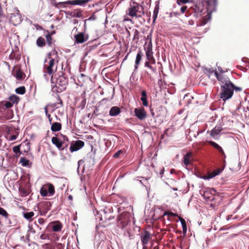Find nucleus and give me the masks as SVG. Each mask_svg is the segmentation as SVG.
Masks as SVG:
<instances>
[{"label":"nucleus","mask_w":249,"mask_h":249,"mask_svg":"<svg viewBox=\"0 0 249 249\" xmlns=\"http://www.w3.org/2000/svg\"><path fill=\"white\" fill-rule=\"evenodd\" d=\"M179 219L182 225L183 232L184 234H186L187 229L186 221L183 218L181 217H179Z\"/></svg>","instance_id":"nucleus-27"},{"label":"nucleus","mask_w":249,"mask_h":249,"mask_svg":"<svg viewBox=\"0 0 249 249\" xmlns=\"http://www.w3.org/2000/svg\"><path fill=\"white\" fill-rule=\"evenodd\" d=\"M38 222L40 225H43L45 223V220L42 218H39L38 220Z\"/></svg>","instance_id":"nucleus-53"},{"label":"nucleus","mask_w":249,"mask_h":249,"mask_svg":"<svg viewBox=\"0 0 249 249\" xmlns=\"http://www.w3.org/2000/svg\"><path fill=\"white\" fill-rule=\"evenodd\" d=\"M139 39V32L137 30L135 29L134 30V36H133V40H136V42L138 41Z\"/></svg>","instance_id":"nucleus-37"},{"label":"nucleus","mask_w":249,"mask_h":249,"mask_svg":"<svg viewBox=\"0 0 249 249\" xmlns=\"http://www.w3.org/2000/svg\"><path fill=\"white\" fill-rule=\"evenodd\" d=\"M21 193L24 195V196H26L28 195L29 194L28 191L26 190L25 189H23L21 190Z\"/></svg>","instance_id":"nucleus-52"},{"label":"nucleus","mask_w":249,"mask_h":249,"mask_svg":"<svg viewBox=\"0 0 249 249\" xmlns=\"http://www.w3.org/2000/svg\"><path fill=\"white\" fill-rule=\"evenodd\" d=\"M34 215V213L33 212L24 213V217L28 220L30 219Z\"/></svg>","instance_id":"nucleus-36"},{"label":"nucleus","mask_w":249,"mask_h":249,"mask_svg":"<svg viewBox=\"0 0 249 249\" xmlns=\"http://www.w3.org/2000/svg\"><path fill=\"white\" fill-rule=\"evenodd\" d=\"M144 49L146 52L145 54L147 60L151 61L152 64H155V59L153 55L152 45L151 41L149 42L147 46L144 48Z\"/></svg>","instance_id":"nucleus-7"},{"label":"nucleus","mask_w":249,"mask_h":249,"mask_svg":"<svg viewBox=\"0 0 249 249\" xmlns=\"http://www.w3.org/2000/svg\"><path fill=\"white\" fill-rule=\"evenodd\" d=\"M123 153L122 150H119L118 152L115 153L113 157L115 158H117L119 157L120 155Z\"/></svg>","instance_id":"nucleus-49"},{"label":"nucleus","mask_w":249,"mask_h":249,"mask_svg":"<svg viewBox=\"0 0 249 249\" xmlns=\"http://www.w3.org/2000/svg\"><path fill=\"white\" fill-rule=\"evenodd\" d=\"M64 12L65 14L69 16H82L84 14L83 11L80 9H75L73 11H70L68 10H61V12Z\"/></svg>","instance_id":"nucleus-15"},{"label":"nucleus","mask_w":249,"mask_h":249,"mask_svg":"<svg viewBox=\"0 0 249 249\" xmlns=\"http://www.w3.org/2000/svg\"><path fill=\"white\" fill-rule=\"evenodd\" d=\"M16 92L19 94H23L26 92L25 88L24 86L19 87L16 89Z\"/></svg>","instance_id":"nucleus-31"},{"label":"nucleus","mask_w":249,"mask_h":249,"mask_svg":"<svg viewBox=\"0 0 249 249\" xmlns=\"http://www.w3.org/2000/svg\"><path fill=\"white\" fill-rule=\"evenodd\" d=\"M45 37H46V39L47 44H48V46H51V45L52 44V40H53L52 36L49 33H48L47 35H46Z\"/></svg>","instance_id":"nucleus-33"},{"label":"nucleus","mask_w":249,"mask_h":249,"mask_svg":"<svg viewBox=\"0 0 249 249\" xmlns=\"http://www.w3.org/2000/svg\"><path fill=\"white\" fill-rule=\"evenodd\" d=\"M84 144L85 143L83 141L81 140H77L74 143L71 144L70 147V150L71 152L76 151L82 148L84 146Z\"/></svg>","instance_id":"nucleus-11"},{"label":"nucleus","mask_w":249,"mask_h":249,"mask_svg":"<svg viewBox=\"0 0 249 249\" xmlns=\"http://www.w3.org/2000/svg\"><path fill=\"white\" fill-rule=\"evenodd\" d=\"M51 83L53 84V90L60 93L66 90L68 84V79L66 74L62 72L61 75H52Z\"/></svg>","instance_id":"nucleus-2"},{"label":"nucleus","mask_w":249,"mask_h":249,"mask_svg":"<svg viewBox=\"0 0 249 249\" xmlns=\"http://www.w3.org/2000/svg\"><path fill=\"white\" fill-rule=\"evenodd\" d=\"M120 108L117 106L112 107L109 112V114L111 116H116L121 113Z\"/></svg>","instance_id":"nucleus-17"},{"label":"nucleus","mask_w":249,"mask_h":249,"mask_svg":"<svg viewBox=\"0 0 249 249\" xmlns=\"http://www.w3.org/2000/svg\"><path fill=\"white\" fill-rule=\"evenodd\" d=\"M2 15H3V11L1 6V4L0 3V16H2Z\"/></svg>","instance_id":"nucleus-59"},{"label":"nucleus","mask_w":249,"mask_h":249,"mask_svg":"<svg viewBox=\"0 0 249 249\" xmlns=\"http://www.w3.org/2000/svg\"><path fill=\"white\" fill-rule=\"evenodd\" d=\"M142 53L141 51H139L137 54L136 60H135V68H137L138 66L140 64V62L142 60Z\"/></svg>","instance_id":"nucleus-23"},{"label":"nucleus","mask_w":249,"mask_h":249,"mask_svg":"<svg viewBox=\"0 0 249 249\" xmlns=\"http://www.w3.org/2000/svg\"><path fill=\"white\" fill-rule=\"evenodd\" d=\"M19 163H21L23 166H27L29 165L30 160L24 157H21L20 159Z\"/></svg>","instance_id":"nucleus-28"},{"label":"nucleus","mask_w":249,"mask_h":249,"mask_svg":"<svg viewBox=\"0 0 249 249\" xmlns=\"http://www.w3.org/2000/svg\"><path fill=\"white\" fill-rule=\"evenodd\" d=\"M144 14V8L142 5L135 2L130 3L129 16H142Z\"/></svg>","instance_id":"nucleus-4"},{"label":"nucleus","mask_w":249,"mask_h":249,"mask_svg":"<svg viewBox=\"0 0 249 249\" xmlns=\"http://www.w3.org/2000/svg\"><path fill=\"white\" fill-rule=\"evenodd\" d=\"M46 186L47 187L48 193L49 194L50 196H51L53 195L55 193V190L53 185L52 184L49 183L46 185Z\"/></svg>","instance_id":"nucleus-24"},{"label":"nucleus","mask_w":249,"mask_h":249,"mask_svg":"<svg viewBox=\"0 0 249 249\" xmlns=\"http://www.w3.org/2000/svg\"><path fill=\"white\" fill-rule=\"evenodd\" d=\"M62 128V125L60 123L55 122L52 124L51 130L53 132H57L60 131Z\"/></svg>","instance_id":"nucleus-21"},{"label":"nucleus","mask_w":249,"mask_h":249,"mask_svg":"<svg viewBox=\"0 0 249 249\" xmlns=\"http://www.w3.org/2000/svg\"><path fill=\"white\" fill-rule=\"evenodd\" d=\"M131 214L128 212H124L118 217V226L121 228L126 227L130 221Z\"/></svg>","instance_id":"nucleus-5"},{"label":"nucleus","mask_w":249,"mask_h":249,"mask_svg":"<svg viewBox=\"0 0 249 249\" xmlns=\"http://www.w3.org/2000/svg\"><path fill=\"white\" fill-rule=\"evenodd\" d=\"M141 100L142 101L143 106L147 107L148 106V103L147 100V93L146 91L144 90H142L141 92Z\"/></svg>","instance_id":"nucleus-20"},{"label":"nucleus","mask_w":249,"mask_h":249,"mask_svg":"<svg viewBox=\"0 0 249 249\" xmlns=\"http://www.w3.org/2000/svg\"><path fill=\"white\" fill-rule=\"evenodd\" d=\"M197 8V7L196 5H195V8H193L192 6L190 7V8L188 10V13H189L190 15H191L192 14L191 11L195 10V14H196L197 12L196 11Z\"/></svg>","instance_id":"nucleus-45"},{"label":"nucleus","mask_w":249,"mask_h":249,"mask_svg":"<svg viewBox=\"0 0 249 249\" xmlns=\"http://www.w3.org/2000/svg\"><path fill=\"white\" fill-rule=\"evenodd\" d=\"M36 45L39 47H43L45 46V40L42 37H39L36 40Z\"/></svg>","instance_id":"nucleus-25"},{"label":"nucleus","mask_w":249,"mask_h":249,"mask_svg":"<svg viewBox=\"0 0 249 249\" xmlns=\"http://www.w3.org/2000/svg\"><path fill=\"white\" fill-rule=\"evenodd\" d=\"M90 0H73L71 1H68L65 2L59 3L58 5H59V7L66 4H70L71 5H84L85 4L87 3Z\"/></svg>","instance_id":"nucleus-13"},{"label":"nucleus","mask_w":249,"mask_h":249,"mask_svg":"<svg viewBox=\"0 0 249 249\" xmlns=\"http://www.w3.org/2000/svg\"><path fill=\"white\" fill-rule=\"evenodd\" d=\"M216 193V190L213 188H208L203 193V196L204 198L210 201L214 199V195Z\"/></svg>","instance_id":"nucleus-9"},{"label":"nucleus","mask_w":249,"mask_h":249,"mask_svg":"<svg viewBox=\"0 0 249 249\" xmlns=\"http://www.w3.org/2000/svg\"><path fill=\"white\" fill-rule=\"evenodd\" d=\"M212 172L213 173V174H217V175L218 174V172L216 170L213 171Z\"/></svg>","instance_id":"nucleus-63"},{"label":"nucleus","mask_w":249,"mask_h":249,"mask_svg":"<svg viewBox=\"0 0 249 249\" xmlns=\"http://www.w3.org/2000/svg\"><path fill=\"white\" fill-rule=\"evenodd\" d=\"M82 98H83V100L81 102V105L82 107H84L86 104V99L84 97H82Z\"/></svg>","instance_id":"nucleus-50"},{"label":"nucleus","mask_w":249,"mask_h":249,"mask_svg":"<svg viewBox=\"0 0 249 249\" xmlns=\"http://www.w3.org/2000/svg\"><path fill=\"white\" fill-rule=\"evenodd\" d=\"M189 2V0H177V3L179 5L185 4Z\"/></svg>","instance_id":"nucleus-48"},{"label":"nucleus","mask_w":249,"mask_h":249,"mask_svg":"<svg viewBox=\"0 0 249 249\" xmlns=\"http://www.w3.org/2000/svg\"><path fill=\"white\" fill-rule=\"evenodd\" d=\"M216 175H217V174H213V173L212 172H211V173H209L207 176H204L203 177V178L204 179H210L211 178L214 177Z\"/></svg>","instance_id":"nucleus-39"},{"label":"nucleus","mask_w":249,"mask_h":249,"mask_svg":"<svg viewBox=\"0 0 249 249\" xmlns=\"http://www.w3.org/2000/svg\"><path fill=\"white\" fill-rule=\"evenodd\" d=\"M17 17H16V16H14V17H11V19H10V21L13 23V24H14V25H16L17 24L14 23V18H17Z\"/></svg>","instance_id":"nucleus-60"},{"label":"nucleus","mask_w":249,"mask_h":249,"mask_svg":"<svg viewBox=\"0 0 249 249\" xmlns=\"http://www.w3.org/2000/svg\"><path fill=\"white\" fill-rule=\"evenodd\" d=\"M216 175H217V174H213V173L212 172H211V173H209L207 176H204L203 177V178L204 179H210L211 178L214 177Z\"/></svg>","instance_id":"nucleus-38"},{"label":"nucleus","mask_w":249,"mask_h":249,"mask_svg":"<svg viewBox=\"0 0 249 249\" xmlns=\"http://www.w3.org/2000/svg\"><path fill=\"white\" fill-rule=\"evenodd\" d=\"M52 142L59 149L63 150L64 148H62L63 145V142L61 140L59 139L56 137H53L52 138Z\"/></svg>","instance_id":"nucleus-16"},{"label":"nucleus","mask_w":249,"mask_h":249,"mask_svg":"<svg viewBox=\"0 0 249 249\" xmlns=\"http://www.w3.org/2000/svg\"><path fill=\"white\" fill-rule=\"evenodd\" d=\"M140 237L142 245V247H147L150 239L151 238L150 233L146 230H144L141 233Z\"/></svg>","instance_id":"nucleus-8"},{"label":"nucleus","mask_w":249,"mask_h":249,"mask_svg":"<svg viewBox=\"0 0 249 249\" xmlns=\"http://www.w3.org/2000/svg\"><path fill=\"white\" fill-rule=\"evenodd\" d=\"M15 14H10L12 16H16V15H20L19 11L18 9H15Z\"/></svg>","instance_id":"nucleus-54"},{"label":"nucleus","mask_w":249,"mask_h":249,"mask_svg":"<svg viewBox=\"0 0 249 249\" xmlns=\"http://www.w3.org/2000/svg\"><path fill=\"white\" fill-rule=\"evenodd\" d=\"M207 18H204V17H202L201 18L199 19L198 22H197V26H203L207 22L211 20V17H207Z\"/></svg>","instance_id":"nucleus-22"},{"label":"nucleus","mask_w":249,"mask_h":249,"mask_svg":"<svg viewBox=\"0 0 249 249\" xmlns=\"http://www.w3.org/2000/svg\"><path fill=\"white\" fill-rule=\"evenodd\" d=\"M135 116L140 120H144L147 116V113L143 107L136 108L134 109Z\"/></svg>","instance_id":"nucleus-10"},{"label":"nucleus","mask_w":249,"mask_h":249,"mask_svg":"<svg viewBox=\"0 0 249 249\" xmlns=\"http://www.w3.org/2000/svg\"><path fill=\"white\" fill-rule=\"evenodd\" d=\"M234 90H235L236 91H240L242 90V89L240 87H236L234 85Z\"/></svg>","instance_id":"nucleus-56"},{"label":"nucleus","mask_w":249,"mask_h":249,"mask_svg":"<svg viewBox=\"0 0 249 249\" xmlns=\"http://www.w3.org/2000/svg\"><path fill=\"white\" fill-rule=\"evenodd\" d=\"M9 100L11 101L13 104L14 103L17 104L19 101V97L15 95H13L9 97Z\"/></svg>","instance_id":"nucleus-32"},{"label":"nucleus","mask_w":249,"mask_h":249,"mask_svg":"<svg viewBox=\"0 0 249 249\" xmlns=\"http://www.w3.org/2000/svg\"><path fill=\"white\" fill-rule=\"evenodd\" d=\"M216 150H217L222 154V155L223 156L224 158H225L226 157L225 154L222 148L220 146H219L218 148H217Z\"/></svg>","instance_id":"nucleus-47"},{"label":"nucleus","mask_w":249,"mask_h":249,"mask_svg":"<svg viewBox=\"0 0 249 249\" xmlns=\"http://www.w3.org/2000/svg\"><path fill=\"white\" fill-rule=\"evenodd\" d=\"M2 104L4 105L6 108H9L13 106V104L10 102L6 101L3 102Z\"/></svg>","instance_id":"nucleus-43"},{"label":"nucleus","mask_w":249,"mask_h":249,"mask_svg":"<svg viewBox=\"0 0 249 249\" xmlns=\"http://www.w3.org/2000/svg\"><path fill=\"white\" fill-rule=\"evenodd\" d=\"M74 37L75 39V42L77 43H83L88 39V37L85 36L83 33H78Z\"/></svg>","instance_id":"nucleus-14"},{"label":"nucleus","mask_w":249,"mask_h":249,"mask_svg":"<svg viewBox=\"0 0 249 249\" xmlns=\"http://www.w3.org/2000/svg\"><path fill=\"white\" fill-rule=\"evenodd\" d=\"M173 133V130L172 129L168 128L166 129L164 132V135L167 136H170Z\"/></svg>","instance_id":"nucleus-41"},{"label":"nucleus","mask_w":249,"mask_h":249,"mask_svg":"<svg viewBox=\"0 0 249 249\" xmlns=\"http://www.w3.org/2000/svg\"><path fill=\"white\" fill-rule=\"evenodd\" d=\"M91 160L92 161V162L91 163V164L93 165L94 164V163H93L94 160H93V158L91 157V155H88L86 157H85L84 158L83 160H80L79 161V163L80 162H82V161L85 162L86 163H89H89Z\"/></svg>","instance_id":"nucleus-26"},{"label":"nucleus","mask_w":249,"mask_h":249,"mask_svg":"<svg viewBox=\"0 0 249 249\" xmlns=\"http://www.w3.org/2000/svg\"><path fill=\"white\" fill-rule=\"evenodd\" d=\"M40 238L41 239H46L47 238V236L46 235V234H45L44 233H42L40 236Z\"/></svg>","instance_id":"nucleus-58"},{"label":"nucleus","mask_w":249,"mask_h":249,"mask_svg":"<svg viewBox=\"0 0 249 249\" xmlns=\"http://www.w3.org/2000/svg\"><path fill=\"white\" fill-rule=\"evenodd\" d=\"M68 199L69 200H72V196H71V195H70L69 196H68Z\"/></svg>","instance_id":"nucleus-64"},{"label":"nucleus","mask_w":249,"mask_h":249,"mask_svg":"<svg viewBox=\"0 0 249 249\" xmlns=\"http://www.w3.org/2000/svg\"><path fill=\"white\" fill-rule=\"evenodd\" d=\"M47 116L49 119L50 123L51 124L52 122V118H51V115L49 113H47Z\"/></svg>","instance_id":"nucleus-55"},{"label":"nucleus","mask_w":249,"mask_h":249,"mask_svg":"<svg viewBox=\"0 0 249 249\" xmlns=\"http://www.w3.org/2000/svg\"><path fill=\"white\" fill-rule=\"evenodd\" d=\"M220 72L215 71V75L217 79L221 83L220 98L225 101L231 98L233 94L234 85L229 77L225 74V71L221 68H218Z\"/></svg>","instance_id":"nucleus-1"},{"label":"nucleus","mask_w":249,"mask_h":249,"mask_svg":"<svg viewBox=\"0 0 249 249\" xmlns=\"http://www.w3.org/2000/svg\"><path fill=\"white\" fill-rule=\"evenodd\" d=\"M192 158V153L190 152L185 154L183 157V163L185 165H188L191 163V159Z\"/></svg>","instance_id":"nucleus-18"},{"label":"nucleus","mask_w":249,"mask_h":249,"mask_svg":"<svg viewBox=\"0 0 249 249\" xmlns=\"http://www.w3.org/2000/svg\"><path fill=\"white\" fill-rule=\"evenodd\" d=\"M208 143L216 149L218 148L219 147V145L214 142L209 141H208Z\"/></svg>","instance_id":"nucleus-42"},{"label":"nucleus","mask_w":249,"mask_h":249,"mask_svg":"<svg viewBox=\"0 0 249 249\" xmlns=\"http://www.w3.org/2000/svg\"><path fill=\"white\" fill-rule=\"evenodd\" d=\"M159 6L157 4L155 7V9L153 12V16H157L159 13Z\"/></svg>","instance_id":"nucleus-46"},{"label":"nucleus","mask_w":249,"mask_h":249,"mask_svg":"<svg viewBox=\"0 0 249 249\" xmlns=\"http://www.w3.org/2000/svg\"><path fill=\"white\" fill-rule=\"evenodd\" d=\"M24 74L20 71L18 70L16 71V77L18 79H22L24 78Z\"/></svg>","instance_id":"nucleus-35"},{"label":"nucleus","mask_w":249,"mask_h":249,"mask_svg":"<svg viewBox=\"0 0 249 249\" xmlns=\"http://www.w3.org/2000/svg\"><path fill=\"white\" fill-rule=\"evenodd\" d=\"M51 203L50 201H44L40 202L38 205V209L41 215H45L51 209Z\"/></svg>","instance_id":"nucleus-6"},{"label":"nucleus","mask_w":249,"mask_h":249,"mask_svg":"<svg viewBox=\"0 0 249 249\" xmlns=\"http://www.w3.org/2000/svg\"><path fill=\"white\" fill-rule=\"evenodd\" d=\"M57 99L59 101V102L58 103V104H60L61 105H62L63 102H62V100L61 99L60 97L58 96H57Z\"/></svg>","instance_id":"nucleus-62"},{"label":"nucleus","mask_w":249,"mask_h":249,"mask_svg":"<svg viewBox=\"0 0 249 249\" xmlns=\"http://www.w3.org/2000/svg\"><path fill=\"white\" fill-rule=\"evenodd\" d=\"M170 215L172 216H178V215L177 213H173L171 212H165L163 213V215Z\"/></svg>","instance_id":"nucleus-44"},{"label":"nucleus","mask_w":249,"mask_h":249,"mask_svg":"<svg viewBox=\"0 0 249 249\" xmlns=\"http://www.w3.org/2000/svg\"><path fill=\"white\" fill-rule=\"evenodd\" d=\"M20 145H17L15 146H14L13 148V150L14 152H15L16 154H18V155L17 156V157H19V155L21 154L20 152Z\"/></svg>","instance_id":"nucleus-34"},{"label":"nucleus","mask_w":249,"mask_h":249,"mask_svg":"<svg viewBox=\"0 0 249 249\" xmlns=\"http://www.w3.org/2000/svg\"><path fill=\"white\" fill-rule=\"evenodd\" d=\"M0 214L5 217V218H7L8 216V214L7 212L1 207H0Z\"/></svg>","instance_id":"nucleus-40"},{"label":"nucleus","mask_w":249,"mask_h":249,"mask_svg":"<svg viewBox=\"0 0 249 249\" xmlns=\"http://www.w3.org/2000/svg\"><path fill=\"white\" fill-rule=\"evenodd\" d=\"M222 130V128L221 126H215L211 131L210 135L212 137H215V136L218 135Z\"/></svg>","instance_id":"nucleus-19"},{"label":"nucleus","mask_w":249,"mask_h":249,"mask_svg":"<svg viewBox=\"0 0 249 249\" xmlns=\"http://www.w3.org/2000/svg\"><path fill=\"white\" fill-rule=\"evenodd\" d=\"M187 9V6H183L181 8V11L182 13H184Z\"/></svg>","instance_id":"nucleus-61"},{"label":"nucleus","mask_w":249,"mask_h":249,"mask_svg":"<svg viewBox=\"0 0 249 249\" xmlns=\"http://www.w3.org/2000/svg\"><path fill=\"white\" fill-rule=\"evenodd\" d=\"M57 52L53 50L48 54L49 61L45 59L44 65V72L50 75L54 73L57 70V66L55 65V59L57 57Z\"/></svg>","instance_id":"nucleus-3"},{"label":"nucleus","mask_w":249,"mask_h":249,"mask_svg":"<svg viewBox=\"0 0 249 249\" xmlns=\"http://www.w3.org/2000/svg\"><path fill=\"white\" fill-rule=\"evenodd\" d=\"M49 227L54 232L60 231L62 229L63 225L59 221H54L49 224Z\"/></svg>","instance_id":"nucleus-12"},{"label":"nucleus","mask_w":249,"mask_h":249,"mask_svg":"<svg viewBox=\"0 0 249 249\" xmlns=\"http://www.w3.org/2000/svg\"><path fill=\"white\" fill-rule=\"evenodd\" d=\"M17 137L15 135H13L10 137V140L14 141L15 140L17 139Z\"/></svg>","instance_id":"nucleus-57"},{"label":"nucleus","mask_w":249,"mask_h":249,"mask_svg":"<svg viewBox=\"0 0 249 249\" xmlns=\"http://www.w3.org/2000/svg\"><path fill=\"white\" fill-rule=\"evenodd\" d=\"M57 249H64V246L61 243H58L56 245Z\"/></svg>","instance_id":"nucleus-51"},{"label":"nucleus","mask_w":249,"mask_h":249,"mask_svg":"<svg viewBox=\"0 0 249 249\" xmlns=\"http://www.w3.org/2000/svg\"><path fill=\"white\" fill-rule=\"evenodd\" d=\"M151 64H152L151 63V61H149V60H147L146 61L145 63H144V66L146 67H147L148 68H149L152 71H153V72H156V69L153 67L151 65Z\"/></svg>","instance_id":"nucleus-30"},{"label":"nucleus","mask_w":249,"mask_h":249,"mask_svg":"<svg viewBox=\"0 0 249 249\" xmlns=\"http://www.w3.org/2000/svg\"><path fill=\"white\" fill-rule=\"evenodd\" d=\"M40 193L43 196H46L48 195V191L46 185L43 186L40 190Z\"/></svg>","instance_id":"nucleus-29"}]
</instances>
